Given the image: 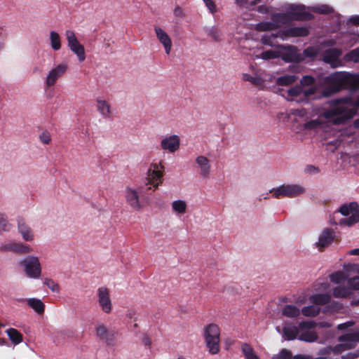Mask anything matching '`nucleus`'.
Instances as JSON below:
<instances>
[{
  "label": "nucleus",
  "instance_id": "obj_1",
  "mask_svg": "<svg viewBox=\"0 0 359 359\" xmlns=\"http://www.w3.org/2000/svg\"><path fill=\"white\" fill-rule=\"evenodd\" d=\"M348 99H337L332 102L330 109L325 111L323 116L331 120L333 124L340 125L346 123L355 115V108H349L343 104L347 103Z\"/></svg>",
  "mask_w": 359,
  "mask_h": 359
},
{
  "label": "nucleus",
  "instance_id": "obj_2",
  "mask_svg": "<svg viewBox=\"0 0 359 359\" xmlns=\"http://www.w3.org/2000/svg\"><path fill=\"white\" fill-rule=\"evenodd\" d=\"M332 86L325 88L322 92V96L328 97L343 88H359V74L337 73L331 76Z\"/></svg>",
  "mask_w": 359,
  "mask_h": 359
},
{
  "label": "nucleus",
  "instance_id": "obj_3",
  "mask_svg": "<svg viewBox=\"0 0 359 359\" xmlns=\"http://www.w3.org/2000/svg\"><path fill=\"white\" fill-rule=\"evenodd\" d=\"M203 337L210 353L215 355L219 352L220 328L215 323L204 327Z\"/></svg>",
  "mask_w": 359,
  "mask_h": 359
},
{
  "label": "nucleus",
  "instance_id": "obj_4",
  "mask_svg": "<svg viewBox=\"0 0 359 359\" xmlns=\"http://www.w3.org/2000/svg\"><path fill=\"white\" fill-rule=\"evenodd\" d=\"M339 212L344 216H348L351 214V216L348 218H343L340 219L339 224L341 226H351L359 222L358 205L355 202L342 205L339 208Z\"/></svg>",
  "mask_w": 359,
  "mask_h": 359
},
{
  "label": "nucleus",
  "instance_id": "obj_5",
  "mask_svg": "<svg viewBox=\"0 0 359 359\" xmlns=\"http://www.w3.org/2000/svg\"><path fill=\"white\" fill-rule=\"evenodd\" d=\"M305 192V189L299 184H283L276 189H273L271 193L276 198H294Z\"/></svg>",
  "mask_w": 359,
  "mask_h": 359
},
{
  "label": "nucleus",
  "instance_id": "obj_6",
  "mask_svg": "<svg viewBox=\"0 0 359 359\" xmlns=\"http://www.w3.org/2000/svg\"><path fill=\"white\" fill-rule=\"evenodd\" d=\"M163 169L164 167L161 164L152 163L150 165L146 178V185L149 186L147 189V191L151 188H154L153 191H154L162 183Z\"/></svg>",
  "mask_w": 359,
  "mask_h": 359
},
{
  "label": "nucleus",
  "instance_id": "obj_7",
  "mask_svg": "<svg viewBox=\"0 0 359 359\" xmlns=\"http://www.w3.org/2000/svg\"><path fill=\"white\" fill-rule=\"evenodd\" d=\"M290 20H311L314 16L306 11V6L302 4H290L287 8Z\"/></svg>",
  "mask_w": 359,
  "mask_h": 359
},
{
  "label": "nucleus",
  "instance_id": "obj_8",
  "mask_svg": "<svg viewBox=\"0 0 359 359\" xmlns=\"http://www.w3.org/2000/svg\"><path fill=\"white\" fill-rule=\"evenodd\" d=\"M65 36L70 50L76 55L79 62H83L86 60L85 48L84 46L79 42L74 32L72 30H67Z\"/></svg>",
  "mask_w": 359,
  "mask_h": 359
},
{
  "label": "nucleus",
  "instance_id": "obj_9",
  "mask_svg": "<svg viewBox=\"0 0 359 359\" xmlns=\"http://www.w3.org/2000/svg\"><path fill=\"white\" fill-rule=\"evenodd\" d=\"M97 337L103 341L107 346H114L118 332L114 330L108 329L103 323H97L95 327Z\"/></svg>",
  "mask_w": 359,
  "mask_h": 359
},
{
  "label": "nucleus",
  "instance_id": "obj_10",
  "mask_svg": "<svg viewBox=\"0 0 359 359\" xmlns=\"http://www.w3.org/2000/svg\"><path fill=\"white\" fill-rule=\"evenodd\" d=\"M21 264L25 267V271L28 277L37 278L41 272V264L36 257H27L22 261Z\"/></svg>",
  "mask_w": 359,
  "mask_h": 359
},
{
  "label": "nucleus",
  "instance_id": "obj_11",
  "mask_svg": "<svg viewBox=\"0 0 359 359\" xmlns=\"http://www.w3.org/2000/svg\"><path fill=\"white\" fill-rule=\"evenodd\" d=\"M142 189L138 190L127 187L124 191V196L127 204L135 210H140L143 205L140 201Z\"/></svg>",
  "mask_w": 359,
  "mask_h": 359
},
{
  "label": "nucleus",
  "instance_id": "obj_12",
  "mask_svg": "<svg viewBox=\"0 0 359 359\" xmlns=\"http://www.w3.org/2000/svg\"><path fill=\"white\" fill-rule=\"evenodd\" d=\"M97 295L102 311L105 313H110L112 310V304L109 290L106 287H100L97 290Z\"/></svg>",
  "mask_w": 359,
  "mask_h": 359
},
{
  "label": "nucleus",
  "instance_id": "obj_13",
  "mask_svg": "<svg viewBox=\"0 0 359 359\" xmlns=\"http://www.w3.org/2000/svg\"><path fill=\"white\" fill-rule=\"evenodd\" d=\"M67 69V65L66 64H60L52 69L46 76L45 81L46 88H48L53 86L57 79L66 72Z\"/></svg>",
  "mask_w": 359,
  "mask_h": 359
},
{
  "label": "nucleus",
  "instance_id": "obj_14",
  "mask_svg": "<svg viewBox=\"0 0 359 359\" xmlns=\"http://www.w3.org/2000/svg\"><path fill=\"white\" fill-rule=\"evenodd\" d=\"M279 57L286 62L298 61L297 48L294 46H278Z\"/></svg>",
  "mask_w": 359,
  "mask_h": 359
},
{
  "label": "nucleus",
  "instance_id": "obj_15",
  "mask_svg": "<svg viewBox=\"0 0 359 359\" xmlns=\"http://www.w3.org/2000/svg\"><path fill=\"white\" fill-rule=\"evenodd\" d=\"M337 236L333 229L330 228L325 229L319 236L317 245L319 250L323 251L326 247H328L334 241H337Z\"/></svg>",
  "mask_w": 359,
  "mask_h": 359
},
{
  "label": "nucleus",
  "instance_id": "obj_16",
  "mask_svg": "<svg viewBox=\"0 0 359 359\" xmlns=\"http://www.w3.org/2000/svg\"><path fill=\"white\" fill-rule=\"evenodd\" d=\"M180 146V138L177 135L165 136L161 142L162 149L174 153L177 151Z\"/></svg>",
  "mask_w": 359,
  "mask_h": 359
},
{
  "label": "nucleus",
  "instance_id": "obj_17",
  "mask_svg": "<svg viewBox=\"0 0 359 359\" xmlns=\"http://www.w3.org/2000/svg\"><path fill=\"white\" fill-rule=\"evenodd\" d=\"M338 341L344 344L345 348H354L359 342V331H351L338 337Z\"/></svg>",
  "mask_w": 359,
  "mask_h": 359
},
{
  "label": "nucleus",
  "instance_id": "obj_18",
  "mask_svg": "<svg viewBox=\"0 0 359 359\" xmlns=\"http://www.w3.org/2000/svg\"><path fill=\"white\" fill-rule=\"evenodd\" d=\"M309 30L306 27H293L280 31L281 38L307 36L309 34Z\"/></svg>",
  "mask_w": 359,
  "mask_h": 359
},
{
  "label": "nucleus",
  "instance_id": "obj_19",
  "mask_svg": "<svg viewBox=\"0 0 359 359\" xmlns=\"http://www.w3.org/2000/svg\"><path fill=\"white\" fill-rule=\"evenodd\" d=\"M156 37L163 46L166 54L169 55L172 48V41L169 35L161 27H155Z\"/></svg>",
  "mask_w": 359,
  "mask_h": 359
},
{
  "label": "nucleus",
  "instance_id": "obj_20",
  "mask_svg": "<svg viewBox=\"0 0 359 359\" xmlns=\"http://www.w3.org/2000/svg\"><path fill=\"white\" fill-rule=\"evenodd\" d=\"M266 74L264 72L258 71L255 73V75L251 76L249 74H243V80L245 81H249L255 86L260 87L264 86V82L267 80Z\"/></svg>",
  "mask_w": 359,
  "mask_h": 359
},
{
  "label": "nucleus",
  "instance_id": "obj_21",
  "mask_svg": "<svg viewBox=\"0 0 359 359\" xmlns=\"http://www.w3.org/2000/svg\"><path fill=\"white\" fill-rule=\"evenodd\" d=\"M18 231L22 238L27 241H31L34 238V234L32 229L25 223L22 218L18 220Z\"/></svg>",
  "mask_w": 359,
  "mask_h": 359
},
{
  "label": "nucleus",
  "instance_id": "obj_22",
  "mask_svg": "<svg viewBox=\"0 0 359 359\" xmlns=\"http://www.w3.org/2000/svg\"><path fill=\"white\" fill-rule=\"evenodd\" d=\"M341 55L340 49L333 48L326 50L323 55V60L325 63L332 64L337 62Z\"/></svg>",
  "mask_w": 359,
  "mask_h": 359
},
{
  "label": "nucleus",
  "instance_id": "obj_23",
  "mask_svg": "<svg viewBox=\"0 0 359 359\" xmlns=\"http://www.w3.org/2000/svg\"><path fill=\"white\" fill-rule=\"evenodd\" d=\"M196 163L201 168V175L203 177H207L210 172V165L209 159L204 156H198L196 158Z\"/></svg>",
  "mask_w": 359,
  "mask_h": 359
},
{
  "label": "nucleus",
  "instance_id": "obj_24",
  "mask_svg": "<svg viewBox=\"0 0 359 359\" xmlns=\"http://www.w3.org/2000/svg\"><path fill=\"white\" fill-rule=\"evenodd\" d=\"M299 329L297 326H285L283 328V337L285 340L292 341L298 339Z\"/></svg>",
  "mask_w": 359,
  "mask_h": 359
},
{
  "label": "nucleus",
  "instance_id": "obj_25",
  "mask_svg": "<svg viewBox=\"0 0 359 359\" xmlns=\"http://www.w3.org/2000/svg\"><path fill=\"white\" fill-rule=\"evenodd\" d=\"M271 20L272 23L275 24L276 29L290 21L287 13H275L271 15Z\"/></svg>",
  "mask_w": 359,
  "mask_h": 359
},
{
  "label": "nucleus",
  "instance_id": "obj_26",
  "mask_svg": "<svg viewBox=\"0 0 359 359\" xmlns=\"http://www.w3.org/2000/svg\"><path fill=\"white\" fill-rule=\"evenodd\" d=\"M96 102L97 111L104 118H109L111 114V107L109 104L106 100H102L100 98H97Z\"/></svg>",
  "mask_w": 359,
  "mask_h": 359
},
{
  "label": "nucleus",
  "instance_id": "obj_27",
  "mask_svg": "<svg viewBox=\"0 0 359 359\" xmlns=\"http://www.w3.org/2000/svg\"><path fill=\"white\" fill-rule=\"evenodd\" d=\"M281 313L285 317L293 318L300 315V310L294 305L287 304L282 309Z\"/></svg>",
  "mask_w": 359,
  "mask_h": 359
},
{
  "label": "nucleus",
  "instance_id": "obj_28",
  "mask_svg": "<svg viewBox=\"0 0 359 359\" xmlns=\"http://www.w3.org/2000/svg\"><path fill=\"white\" fill-rule=\"evenodd\" d=\"M316 93L317 88L314 86H311L307 89H303L302 96L298 101L308 103L310 100H314L318 97L316 96Z\"/></svg>",
  "mask_w": 359,
  "mask_h": 359
},
{
  "label": "nucleus",
  "instance_id": "obj_29",
  "mask_svg": "<svg viewBox=\"0 0 359 359\" xmlns=\"http://www.w3.org/2000/svg\"><path fill=\"white\" fill-rule=\"evenodd\" d=\"M29 307L33 309L38 314H43L45 311V304L36 298H30L27 300Z\"/></svg>",
  "mask_w": 359,
  "mask_h": 359
},
{
  "label": "nucleus",
  "instance_id": "obj_30",
  "mask_svg": "<svg viewBox=\"0 0 359 359\" xmlns=\"http://www.w3.org/2000/svg\"><path fill=\"white\" fill-rule=\"evenodd\" d=\"M318 339V334L316 332L311 330L303 331L298 337L299 340L309 343L314 342L317 341Z\"/></svg>",
  "mask_w": 359,
  "mask_h": 359
},
{
  "label": "nucleus",
  "instance_id": "obj_31",
  "mask_svg": "<svg viewBox=\"0 0 359 359\" xmlns=\"http://www.w3.org/2000/svg\"><path fill=\"white\" fill-rule=\"evenodd\" d=\"M331 299L330 295L328 294H318L312 295L310 300L316 305H325L330 302Z\"/></svg>",
  "mask_w": 359,
  "mask_h": 359
},
{
  "label": "nucleus",
  "instance_id": "obj_32",
  "mask_svg": "<svg viewBox=\"0 0 359 359\" xmlns=\"http://www.w3.org/2000/svg\"><path fill=\"white\" fill-rule=\"evenodd\" d=\"M6 333L10 339V340L14 344H19L23 340L22 334L15 328H9L6 330Z\"/></svg>",
  "mask_w": 359,
  "mask_h": 359
},
{
  "label": "nucleus",
  "instance_id": "obj_33",
  "mask_svg": "<svg viewBox=\"0 0 359 359\" xmlns=\"http://www.w3.org/2000/svg\"><path fill=\"white\" fill-rule=\"evenodd\" d=\"M297 79L295 75L285 74L277 78L276 83L278 86H287L294 83Z\"/></svg>",
  "mask_w": 359,
  "mask_h": 359
},
{
  "label": "nucleus",
  "instance_id": "obj_34",
  "mask_svg": "<svg viewBox=\"0 0 359 359\" xmlns=\"http://www.w3.org/2000/svg\"><path fill=\"white\" fill-rule=\"evenodd\" d=\"M205 32L215 42H219L222 39V33L217 27L206 28Z\"/></svg>",
  "mask_w": 359,
  "mask_h": 359
},
{
  "label": "nucleus",
  "instance_id": "obj_35",
  "mask_svg": "<svg viewBox=\"0 0 359 359\" xmlns=\"http://www.w3.org/2000/svg\"><path fill=\"white\" fill-rule=\"evenodd\" d=\"M241 351L245 359H259L253 348L247 343L242 344Z\"/></svg>",
  "mask_w": 359,
  "mask_h": 359
},
{
  "label": "nucleus",
  "instance_id": "obj_36",
  "mask_svg": "<svg viewBox=\"0 0 359 359\" xmlns=\"http://www.w3.org/2000/svg\"><path fill=\"white\" fill-rule=\"evenodd\" d=\"M309 9L315 13H318V14H331L334 12V9L328 6V5H326V4H322V5H318V6H312L311 8H309Z\"/></svg>",
  "mask_w": 359,
  "mask_h": 359
},
{
  "label": "nucleus",
  "instance_id": "obj_37",
  "mask_svg": "<svg viewBox=\"0 0 359 359\" xmlns=\"http://www.w3.org/2000/svg\"><path fill=\"white\" fill-rule=\"evenodd\" d=\"M320 311V309L314 305L304 306L302 309V313L306 317H316Z\"/></svg>",
  "mask_w": 359,
  "mask_h": 359
},
{
  "label": "nucleus",
  "instance_id": "obj_38",
  "mask_svg": "<svg viewBox=\"0 0 359 359\" xmlns=\"http://www.w3.org/2000/svg\"><path fill=\"white\" fill-rule=\"evenodd\" d=\"M351 290L348 287L337 286L333 290V296L337 298H345L351 294Z\"/></svg>",
  "mask_w": 359,
  "mask_h": 359
},
{
  "label": "nucleus",
  "instance_id": "obj_39",
  "mask_svg": "<svg viewBox=\"0 0 359 359\" xmlns=\"http://www.w3.org/2000/svg\"><path fill=\"white\" fill-rule=\"evenodd\" d=\"M255 29L257 32L272 31L276 29V26L272 22L264 21L257 23Z\"/></svg>",
  "mask_w": 359,
  "mask_h": 359
},
{
  "label": "nucleus",
  "instance_id": "obj_40",
  "mask_svg": "<svg viewBox=\"0 0 359 359\" xmlns=\"http://www.w3.org/2000/svg\"><path fill=\"white\" fill-rule=\"evenodd\" d=\"M50 41L51 47L54 50H58L60 49V48H61L60 37L57 32H55L54 31H51L50 32Z\"/></svg>",
  "mask_w": 359,
  "mask_h": 359
},
{
  "label": "nucleus",
  "instance_id": "obj_41",
  "mask_svg": "<svg viewBox=\"0 0 359 359\" xmlns=\"http://www.w3.org/2000/svg\"><path fill=\"white\" fill-rule=\"evenodd\" d=\"M277 37L281 38V34H280V32H278L277 34H271L270 35H264L261 38V42L262 44L269 46H274L273 40L276 39Z\"/></svg>",
  "mask_w": 359,
  "mask_h": 359
},
{
  "label": "nucleus",
  "instance_id": "obj_42",
  "mask_svg": "<svg viewBox=\"0 0 359 359\" xmlns=\"http://www.w3.org/2000/svg\"><path fill=\"white\" fill-rule=\"evenodd\" d=\"M173 210L180 214H184L187 210V203L182 200L175 201L172 203Z\"/></svg>",
  "mask_w": 359,
  "mask_h": 359
},
{
  "label": "nucleus",
  "instance_id": "obj_43",
  "mask_svg": "<svg viewBox=\"0 0 359 359\" xmlns=\"http://www.w3.org/2000/svg\"><path fill=\"white\" fill-rule=\"evenodd\" d=\"M263 60H270V59H276L279 58V49L278 50H268L266 51H263L259 57Z\"/></svg>",
  "mask_w": 359,
  "mask_h": 359
},
{
  "label": "nucleus",
  "instance_id": "obj_44",
  "mask_svg": "<svg viewBox=\"0 0 359 359\" xmlns=\"http://www.w3.org/2000/svg\"><path fill=\"white\" fill-rule=\"evenodd\" d=\"M302 92H303V88L301 86H295L292 88H290L287 90V96L288 97H298L300 96V97L302 96Z\"/></svg>",
  "mask_w": 359,
  "mask_h": 359
},
{
  "label": "nucleus",
  "instance_id": "obj_45",
  "mask_svg": "<svg viewBox=\"0 0 359 359\" xmlns=\"http://www.w3.org/2000/svg\"><path fill=\"white\" fill-rule=\"evenodd\" d=\"M44 284L53 292L58 293L60 287L57 283L55 282L53 279L46 278L44 280Z\"/></svg>",
  "mask_w": 359,
  "mask_h": 359
},
{
  "label": "nucleus",
  "instance_id": "obj_46",
  "mask_svg": "<svg viewBox=\"0 0 359 359\" xmlns=\"http://www.w3.org/2000/svg\"><path fill=\"white\" fill-rule=\"evenodd\" d=\"M345 57L348 60L354 62H359V48L349 51L348 53H346Z\"/></svg>",
  "mask_w": 359,
  "mask_h": 359
},
{
  "label": "nucleus",
  "instance_id": "obj_47",
  "mask_svg": "<svg viewBox=\"0 0 359 359\" xmlns=\"http://www.w3.org/2000/svg\"><path fill=\"white\" fill-rule=\"evenodd\" d=\"M10 224L8 222L7 216L5 214L0 213V231H8Z\"/></svg>",
  "mask_w": 359,
  "mask_h": 359
},
{
  "label": "nucleus",
  "instance_id": "obj_48",
  "mask_svg": "<svg viewBox=\"0 0 359 359\" xmlns=\"http://www.w3.org/2000/svg\"><path fill=\"white\" fill-rule=\"evenodd\" d=\"M330 280L334 283H339L345 278L344 274L341 271H337L330 276Z\"/></svg>",
  "mask_w": 359,
  "mask_h": 359
},
{
  "label": "nucleus",
  "instance_id": "obj_49",
  "mask_svg": "<svg viewBox=\"0 0 359 359\" xmlns=\"http://www.w3.org/2000/svg\"><path fill=\"white\" fill-rule=\"evenodd\" d=\"M316 326V323L313 321H302L299 323L298 327L299 330H310Z\"/></svg>",
  "mask_w": 359,
  "mask_h": 359
},
{
  "label": "nucleus",
  "instance_id": "obj_50",
  "mask_svg": "<svg viewBox=\"0 0 359 359\" xmlns=\"http://www.w3.org/2000/svg\"><path fill=\"white\" fill-rule=\"evenodd\" d=\"M320 124L321 123L318 119L311 120L304 124V128L305 130H313L320 126Z\"/></svg>",
  "mask_w": 359,
  "mask_h": 359
},
{
  "label": "nucleus",
  "instance_id": "obj_51",
  "mask_svg": "<svg viewBox=\"0 0 359 359\" xmlns=\"http://www.w3.org/2000/svg\"><path fill=\"white\" fill-rule=\"evenodd\" d=\"M304 54L309 57H315L318 54V49L313 46H309L304 50Z\"/></svg>",
  "mask_w": 359,
  "mask_h": 359
},
{
  "label": "nucleus",
  "instance_id": "obj_52",
  "mask_svg": "<svg viewBox=\"0 0 359 359\" xmlns=\"http://www.w3.org/2000/svg\"><path fill=\"white\" fill-rule=\"evenodd\" d=\"M315 82V78L309 75L304 76L300 81L302 86H312Z\"/></svg>",
  "mask_w": 359,
  "mask_h": 359
},
{
  "label": "nucleus",
  "instance_id": "obj_53",
  "mask_svg": "<svg viewBox=\"0 0 359 359\" xmlns=\"http://www.w3.org/2000/svg\"><path fill=\"white\" fill-rule=\"evenodd\" d=\"M293 358L290 351L283 348L277 357L278 359H292Z\"/></svg>",
  "mask_w": 359,
  "mask_h": 359
},
{
  "label": "nucleus",
  "instance_id": "obj_54",
  "mask_svg": "<svg viewBox=\"0 0 359 359\" xmlns=\"http://www.w3.org/2000/svg\"><path fill=\"white\" fill-rule=\"evenodd\" d=\"M348 284L351 289L359 290V276H355L348 280Z\"/></svg>",
  "mask_w": 359,
  "mask_h": 359
},
{
  "label": "nucleus",
  "instance_id": "obj_55",
  "mask_svg": "<svg viewBox=\"0 0 359 359\" xmlns=\"http://www.w3.org/2000/svg\"><path fill=\"white\" fill-rule=\"evenodd\" d=\"M41 142L45 144H48L51 141V137L49 132L43 131L39 136Z\"/></svg>",
  "mask_w": 359,
  "mask_h": 359
},
{
  "label": "nucleus",
  "instance_id": "obj_56",
  "mask_svg": "<svg viewBox=\"0 0 359 359\" xmlns=\"http://www.w3.org/2000/svg\"><path fill=\"white\" fill-rule=\"evenodd\" d=\"M292 114L294 116H296L301 117V118H304V117H307L309 113L306 109L302 108V109H294L292 112Z\"/></svg>",
  "mask_w": 359,
  "mask_h": 359
},
{
  "label": "nucleus",
  "instance_id": "obj_57",
  "mask_svg": "<svg viewBox=\"0 0 359 359\" xmlns=\"http://www.w3.org/2000/svg\"><path fill=\"white\" fill-rule=\"evenodd\" d=\"M203 1L211 13H215L217 11L216 5L212 0H203Z\"/></svg>",
  "mask_w": 359,
  "mask_h": 359
},
{
  "label": "nucleus",
  "instance_id": "obj_58",
  "mask_svg": "<svg viewBox=\"0 0 359 359\" xmlns=\"http://www.w3.org/2000/svg\"><path fill=\"white\" fill-rule=\"evenodd\" d=\"M347 350L348 349L345 348L344 344H342L341 342H340V344H338L332 348V351L334 354H339V353H341Z\"/></svg>",
  "mask_w": 359,
  "mask_h": 359
},
{
  "label": "nucleus",
  "instance_id": "obj_59",
  "mask_svg": "<svg viewBox=\"0 0 359 359\" xmlns=\"http://www.w3.org/2000/svg\"><path fill=\"white\" fill-rule=\"evenodd\" d=\"M15 250L21 253H26L29 252V247L25 245L18 244L15 248Z\"/></svg>",
  "mask_w": 359,
  "mask_h": 359
},
{
  "label": "nucleus",
  "instance_id": "obj_60",
  "mask_svg": "<svg viewBox=\"0 0 359 359\" xmlns=\"http://www.w3.org/2000/svg\"><path fill=\"white\" fill-rule=\"evenodd\" d=\"M257 11L262 14H267L270 11V7L266 5H261L257 7Z\"/></svg>",
  "mask_w": 359,
  "mask_h": 359
},
{
  "label": "nucleus",
  "instance_id": "obj_61",
  "mask_svg": "<svg viewBox=\"0 0 359 359\" xmlns=\"http://www.w3.org/2000/svg\"><path fill=\"white\" fill-rule=\"evenodd\" d=\"M174 15L175 17L181 18H183L184 15L182 8L179 6L175 7L174 10Z\"/></svg>",
  "mask_w": 359,
  "mask_h": 359
},
{
  "label": "nucleus",
  "instance_id": "obj_62",
  "mask_svg": "<svg viewBox=\"0 0 359 359\" xmlns=\"http://www.w3.org/2000/svg\"><path fill=\"white\" fill-rule=\"evenodd\" d=\"M142 343L144 344V346H148V347H151V338L149 337V335H147V334H144L143 335V337H142Z\"/></svg>",
  "mask_w": 359,
  "mask_h": 359
},
{
  "label": "nucleus",
  "instance_id": "obj_63",
  "mask_svg": "<svg viewBox=\"0 0 359 359\" xmlns=\"http://www.w3.org/2000/svg\"><path fill=\"white\" fill-rule=\"evenodd\" d=\"M336 44V41L334 39H327V40H324L323 42H322V45L323 46H326V47H331V46H333Z\"/></svg>",
  "mask_w": 359,
  "mask_h": 359
},
{
  "label": "nucleus",
  "instance_id": "obj_64",
  "mask_svg": "<svg viewBox=\"0 0 359 359\" xmlns=\"http://www.w3.org/2000/svg\"><path fill=\"white\" fill-rule=\"evenodd\" d=\"M306 171L310 173H318L320 172V170L318 169V168L310 165L306 166Z\"/></svg>",
  "mask_w": 359,
  "mask_h": 359
}]
</instances>
